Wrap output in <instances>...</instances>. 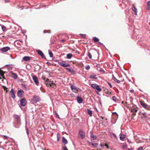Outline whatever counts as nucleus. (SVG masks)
Returning a JSON list of instances; mask_svg holds the SVG:
<instances>
[{
  "mask_svg": "<svg viewBox=\"0 0 150 150\" xmlns=\"http://www.w3.org/2000/svg\"><path fill=\"white\" fill-rule=\"evenodd\" d=\"M33 79L35 84L37 86H38L39 83L38 78L36 76H33Z\"/></svg>",
  "mask_w": 150,
  "mask_h": 150,
  "instance_id": "10",
  "label": "nucleus"
},
{
  "mask_svg": "<svg viewBox=\"0 0 150 150\" xmlns=\"http://www.w3.org/2000/svg\"><path fill=\"white\" fill-rule=\"evenodd\" d=\"M26 129V132H27V134L28 135L29 134V131H28V128H27Z\"/></svg>",
  "mask_w": 150,
  "mask_h": 150,
  "instance_id": "45",
  "label": "nucleus"
},
{
  "mask_svg": "<svg viewBox=\"0 0 150 150\" xmlns=\"http://www.w3.org/2000/svg\"><path fill=\"white\" fill-rule=\"evenodd\" d=\"M49 54L50 57H53V54L52 52L49 51Z\"/></svg>",
  "mask_w": 150,
  "mask_h": 150,
  "instance_id": "29",
  "label": "nucleus"
},
{
  "mask_svg": "<svg viewBox=\"0 0 150 150\" xmlns=\"http://www.w3.org/2000/svg\"><path fill=\"white\" fill-rule=\"evenodd\" d=\"M91 86L94 89H95L96 92L97 94L98 95V93L97 92V91L100 92L102 91V89L100 87L99 85H97L96 84L93 83L91 85Z\"/></svg>",
  "mask_w": 150,
  "mask_h": 150,
  "instance_id": "2",
  "label": "nucleus"
},
{
  "mask_svg": "<svg viewBox=\"0 0 150 150\" xmlns=\"http://www.w3.org/2000/svg\"><path fill=\"white\" fill-rule=\"evenodd\" d=\"M13 78L14 79H16L17 77V75L15 73H13Z\"/></svg>",
  "mask_w": 150,
  "mask_h": 150,
  "instance_id": "30",
  "label": "nucleus"
},
{
  "mask_svg": "<svg viewBox=\"0 0 150 150\" xmlns=\"http://www.w3.org/2000/svg\"><path fill=\"white\" fill-rule=\"evenodd\" d=\"M145 114V113H143V115H144Z\"/></svg>",
  "mask_w": 150,
  "mask_h": 150,
  "instance_id": "59",
  "label": "nucleus"
},
{
  "mask_svg": "<svg viewBox=\"0 0 150 150\" xmlns=\"http://www.w3.org/2000/svg\"><path fill=\"white\" fill-rule=\"evenodd\" d=\"M93 40V41L95 42H98L99 40L98 38H96V37H94Z\"/></svg>",
  "mask_w": 150,
  "mask_h": 150,
  "instance_id": "26",
  "label": "nucleus"
},
{
  "mask_svg": "<svg viewBox=\"0 0 150 150\" xmlns=\"http://www.w3.org/2000/svg\"><path fill=\"white\" fill-rule=\"evenodd\" d=\"M63 150H68L66 146H65L63 148Z\"/></svg>",
  "mask_w": 150,
  "mask_h": 150,
  "instance_id": "43",
  "label": "nucleus"
},
{
  "mask_svg": "<svg viewBox=\"0 0 150 150\" xmlns=\"http://www.w3.org/2000/svg\"><path fill=\"white\" fill-rule=\"evenodd\" d=\"M24 94L23 91L21 89L18 90L17 92L18 96L20 97H22L23 95Z\"/></svg>",
  "mask_w": 150,
  "mask_h": 150,
  "instance_id": "8",
  "label": "nucleus"
},
{
  "mask_svg": "<svg viewBox=\"0 0 150 150\" xmlns=\"http://www.w3.org/2000/svg\"><path fill=\"white\" fill-rule=\"evenodd\" d=\"M87 142L91 144L92 146H94L95 147H97L98 145V144L96 143H93L92 142L89 141H88Z\"/></svg>",
  "mask_w": 150,
  "mask_h": 150,
  "instance_id": "22",
  "label": "nucleus"
},
{
  "mask_svg": "<svg viewBox=\"0 0 150 150\" xmlns=\"http://www.w3.org/2000/svg\"><path fill=\"white\" fill-rule=\"evenodd\" d=\"M4 73H1L0 71V79H1L2 78H4Z\"/></svg>",
  "mask_w": 150,
  "mask_h": 150,
  "instance_id": "27",
  "label": "nucleus"
},
{
  "mask_svg": "<svg viewBox=\"0 0 150 150\" xmlns=\"http://www.w3.org/2000/svg\"><path fill=\"white\" fill-rule=\"evenodd\" d=\"M116 79H117L115 76H113V79L114 80V81H115V80Z\"/></svg>",
  "mask_w": 150,
  "mask_h": 150,
  "instance_id": "48",
  "label": "nucleus"
},
{
  "mask_svg": "<svg viewBox=\"0 0 150 150\" xmlns=\"http://www.w3.org/2000/svg\"><path fill=\"white\" fill-rule=\"evenodd\" d=\"M62 142L65 145L68 143V142L67 140L64 137L62 138Z\"/></svg>",
  "mask_w": 150,
  "mask_h": 150,
  "instance_id": "18",
  "label": "nucleus"
},
{
  "mask_svg": "<svg viewBox=\"0 0 150 150\" xmlns=\"http://www.w3.org/2000/svg\"><path fill=\"white\" fill-rule=\"evenodd\" d=\"M133 91V90H131V92H132V91Z\"/></svg>",
  "mask_w": 150,
  "mask_h": 150,
  "instance_id": "60",
  "label": "nucleus"
},
{
  "mask_svg": "<svg viewBox=\"0 0 150 150\" xmlns=\"http://www.w3.org/2000/svg\"><path fill=\"white\" fill-rule=\"evenodd\" d=\"M112 99L113 100H114L115 102H116V101L117 100V98L115 96H113L112 97Z\"/></svg>",
  "mask_w": 150,
  "mask_h": 150,
  "instance_id": "36",
  "label": "nucleus"
},
{
  "mask_svg": "<svg viewBox=\"0 0 150 150\" xmlns=\"http://www.w3.org/2000/svg\"><path fill=\"white\" fill-rule=\"evenodd\" d=\"M58 63L60 65L63 67H70V65L68 63H66L65 61H59L58 62Z\"/></svg>",
  "mask_w": 150,
  "mask_h": 150,
  "instance_id": "4",
  "label": "nucleus"
},
{
  "mask_svg": "<svg viewBox=\"0 0 150 150\" xmlns=\"http://www.w3.org/2000/svg\"><path fill=\"white\" fill-rule=\"evenodd\" d=\"M77 102L79 103H81L82 102L83 100L82 98L79 96H78L77 98Z\"/></svg>",
  "mask_w": 150,
  "mask_h": 150,
  "instance_id": "17",
  "label": "nucleus"
},
{
  "mask_svg": "<svg viewBox=\"0 0 150 150\" xmlns=\"http://www.w3.org/2000/svg\"><path fill=\"white\" fill-rule=\"evenodd\" d=\"M9 1V0H5V1H4V2L5 3H8V2Z\"/></svg>",
  "mask_w": 150,
  "mask_h": 150,
  "instance_id": "50",
  "label": "nucleus"
},
{
  "mask_svg": "<svg viewBox=\"0 0 150 150\" xmlns=\"http://www.w3.org/2000/svg\"><path fill=\"white\" fill-rule=\"evenodd\" d=\"M132 10L135 12L134 14L136 15H137V8L134 6H133L132 8Z\"/></svg>",
  "mask_w": 150,
  "mask_h": 150,
  "instance_id": "21",
  "label": "nucleus"
},
{
  "mask_svg": "<svg viewBox=\"0 0 150 150\" xmlns=\"http://www.w3.org/2000/svg\"><path fill=\"white\" fill-rule=\"evenodd\" d=\"M66 69L69 72H71V69L69 68H66Z\"/></svg>",
  "mask_w": 150,
  "mask_h": 150,
  "instance_id": "39",
  "label": "nucleus"
},
{
  "mask_svg": "<svg viewBox=\"0 0 150 150\" xmlns=\"http://www.w3.org/2000/svg\"><path fill=\"white\" fill-rule=\"evenodd\" d=\"M72 57V55L71 54H68L67 55V57L69 59H70Z\"/></svg>",
  "mask_w": 150,
  "mask_h": 150,
  "instance_id": "25",
  "label": "nucleus"
},
{
  "mask_svg": "<svg viewBox=\"0 0 150 150\" xmlns=\"http://www.w3.org/2000/svg\"><path fill=\"white\" fill-rule=\"evenodd\" d=\"M23 60L25 61H28L30 60V57L28 56H25L23 58Z\"/></svg>",
  "mask_w": 150,
  "mask_h": 150,
  "instance_id": "15",
  "label": "nucleus"
},
{
  "mask_svg": "<svg viewBox=\"0 0 150 150\" xmlns=\"http://www.w3.org/2000/svg\"><path fill=\"white\" fill-rule=\"evenodd\" d=\"M45 30H44V33H46V32H45Z\"/></svg>",
  "mask_w": 150,
  "mask_h": 150,
  "instance_id": "57",
  "label": "nucleus"
},
{
  "mask_svg": "<svg viewBox=\"0 0 150 150\" xmlns=\"http://www.w3.org/2000/svg\"><path fill=\"white\" fill-rule=\"evenodd\" d=\"M10 48L8 47H3L1 49V50L3 52H6L9 50H10Z\"/></svg>",
  "mask_w": 150,
  "mask_h": 150,
  "instance_id": "13",
  "label": "nucleus"
},
{
  "mask_svg": "<svg viewBox=\"0 0 150 150\" xmlns=\"http://www.w3.org/2000/svg\"><path fill=\"white\" fill-rule=\"evenodd\" d=\"M79 135L82 139H83L85 137V133L81 129L79 131Z\"/></svg>",
  "mask_w": 150,
  "mask_h": 150,
  "instance_id": "7",
  "label": "nucleus"
},
{
  "mask_svg": "<svg viewBox=\"0 0 150 150\" xmlns=\"http://www.w3.org/2000/svg\"><path fill=\"white\" fill-rule=\"evenodd\" d=\"M36 52L38 53V54L40 55L42 58H45V57L44 55V54L40 50H36Z\"/></svg>",
  "mask_w": 150,
  "mask_h": 150,
  "instance_id": "11",
  "label": "nucleus"
},
{
  "mask_svg": "<svg viewBox=\"0 0 150 150\" xmlns=\"http://www.w3.org/2000/svg\"><path fill=\"white\" fill-rule=\"evenodd\" d=\"M90 67L88 65H86V66L85 69L86 70H88L90 69Z\"/></svg>",
  "mask_w": 150,
  "mask_h": 150,
  "instance_id": "35",
  "label": "nucleus"
},
{
  "mask_svg": "<svg viewBox=\"0 0 150 150\" xmlns=\"http://www.w3.org/2000/svg\"><path fill=\"white\" fill-rule=\"evenodd\" d=\"M112 135L116 139H117V137L116 135V134H115L114 133H113L112 134Z\"/></svg>",
  "mask_w": 150,
  "mask_h": 150,
  "instance_id": "44",
  "label": "nucleus"
},
{
  "mask_svg": "<svg viewBox=\"0 0 150 150\" xmlns=\"http://www.w3.org/2000/svg\"><path fill=\"white\" fill-rule=\"evenodd\" d=\"M149 141H150V138L149 139Z\"/></svg>",
  "mask_w": 150,
  "mask_h": 150,
  "instance_id": "62",
  "label": "nucleus"
},
{
  "mask_svg": "<svg viewBox=\"0 0 150 150\" xmlns=\"http://www.w3.org/2000/svg\"><path fill=\"white\" fill-rule=\"evenodd\" d=\"M11 96V97L13 98H15V96L14 93V90L13 89H12L10 91Z\"/></svg>",
  "mask_w": 150,
  "mask_h": 150,
  "instance_id": "14",
  "label": "nucleus"
},
{
  "mask_svg": "<svg viewBox=\"0 0 150 150\" xmlns=\"http://www.w3.org/2000/svg\"><path fill=\"white\" fill-rule=\"evenodd\" d=\"M43 78L45 81V84L47 86L55 88L56 85L54 83L53 81H49L48 79H45V77Z\"/></svg>",
  "mask_w": 150,
  "mask_h": 150,
  "instance_id": "1",
  "label": "nucleus"
},
{
  "mask_svg": "<svg viewBox=\"0 0 150 150\" xmlns=\"http://www.w3.org/2000/svg\"><path fill=\"white\" fill-rule=\"evenodd\" d=\"M20 103L22 106H25L26 104L27 101L25 98H23L20 100Z\"/></svg>",
  "mask_w": 150,
  "mask_h": 150,
  "instance_id": "6",
  "label": "nucleus"
},
{
  "mask_svg": "<svg viewBox=\"0 0 150 150\" xmlns=\"http://www.w3.org/2000/svg\"><path fill=\"white\" fill-rule=\"evenodd\" d=\"M122 147L123 149H125L127 147L126 145H123L122 146Z\"/></svg>",
  "mask_w": 150,
  "mask_h": 150,
  "instance_id": "46",
  "label": "nucleus"
},
{
  "mask_svg": "<svg viewBox=\"0 0 150 150\" xmlns=\"http://www.w3.org/2000/svg\"><path fill=\"white\" fill-rule=\"evenodd\" d=\"M140 103L144 108L147 109L149 108V106L145 103L142 100L140 101Z\"/></svg>",
  "mask_w": 150,
  "mask_h": 150,
  "instance_id": "9",
  "label": "nucleus"
},
{
  "mask_svg": "<svg viewBox=\"0 0 150 150\" xmlns=\"http://www.w3.org/2000/svg\"><path fill=\"white\" fill-rule=\"evenodd\" d=\"M88 56L89 57V58L90 59L92 58V55L91 53L89 52H88Z\"/></svg>",
  "mask_w": 150,
  "mask_h": 150,
  "instance_id": "31",
  "label": "nucleus"
},
{
  "mask_svg": "<svg viewBox=\"0 0 150 150\" xmlns=\"http://www.w3.org/2000/svg\"><path fill=\"white\" fill-rule=\"evenodd\" d=\"M99 71L100 72H102L103 73H104L105 72V71L104 70H103V69L102 68H100V69L99 70Z\"/></svg>",
  "mask_w": 150,
  "mask_h": 150,
  "instance_id": "32",
  "label": "nucleus"
},
{
  "mask_svg": "<svg viewBox=\"0 0 150 150\" xmlns=\"http://www.w3.org/2000/svg\"><path fill=\"white\" fill-rule=\"evenodd\" d=\"M100 146H101V147H103V146H105V145H103V144H102L101 143V144H100Z\"/></svg>",
  "mask_w": 150,
  "mask_h": 150,
  "instance_id": "51",
  "label": "nucleus"
},
{
  "mask_svg": "<svg viewBox=\"0 0 150 150\" xmlns=\"http://www.w3.org/2000/svg\"><path fill=\"white\" fill-rule=\"evenodd\" d=\"M99 64H98V65H96V66H97V67H98V66H99Z\"/></svg>",
  "mask_w": 150,
  "mask_h": 150,
  "instance_id": "58",
  "label": "nucleus"
},
{
  "mask_svg": "<svg viewBox=\"0 0 150 150\" xmlns=\"http://www.w3.org/2000/svg\"><path fill=\"white\" fill-rule=\"evenodd\" d=\"M115 81L117 83H120V81L118 80L117 79L115 80Z\"/></svg>",
  "mask_w": 150,
  "mask_h": 150,
  "instance_id": "42",
  "label": "nucleus"
},
{
  "mask_svg": "<svg viewBox=\"0 0 150 150\" xmlns=\"http://www.w3.org/2000/svg\"><path fill=\"white\" fill-rule=\"evenodd\" d=\"M3 88L4 89V90L6 91V92L7 93L8 92V90H7L8 88H7L6 87L4 86H3Z\"/></svg>",
  "mask_w": 150,
  "mask_h": 150,
  "instance_id": "33",
  "label": "nucleus"
},
{
  "mask_svg": "<svg viewBox=\"0 0 150 150\" xmlns=\"http://www.w3.org/2000/svg\"><path fill=\"white\" fill-rule=\"evenodd\" d=\"M40 100V98L38 96H34L32 100L31 101V103L33 104H34L38 102Z\"/></svg>",
  "mask_w": 150,
  "mask_h": 150,
  "instance_id": "3",
  "label": "nucleus"
},
{
  "mask_svg": "<svg viewBox=\"0 0 150 150\" xmlns=\"http://www.w3.org/2000/svg\"><path fill=\"white\" fill-rule=\"evenodd\" d=\"M147 6L148 8H150V1H148L147 2Z\"/></svg>",
  "mask_w": 150,
  "mask_h": 150,
  "instance_id": "38",
  "label": "nucleus"
},
{
  "mask_svg": "<svg viewBox=\"0 0 150 150\" xmlns=\"http://www.w3.org/2000/svg\"><path fill=\"white\" fill-rule=\"evenodd\" d=\"M71 89L72 91L75 93H76L78 90L77 88L75 87V86L71 85L70 86Z\"/></svg>",
  "mask_w": 150,
  "mask_h": 150,
  "instance_id": "12",
  "label": "nucleus"
},
{
  "mask_svg": "<svg viewBox=\"0 0 150 150\" xmlns=\"http://www.w3.org/2000/svg\"><path fill=\"white\" fill-rule=\"evenodd\" d=\"M65 41V40H61V42H64Z\"/></svg>",
  "mask_w": 150,
  "mask_h": 150,
  "instance_id": "53",
  "label": "nucleus"
},
{
  "mask_svg": "<svg viewBox=\"0 0 150 150\" xmlns=\"http://www.w3.org/2000/svg\"><path fill=\"white\" fill-rule=\"evenodd\" d=\"M55 115H56V117L58 118H59V115H58V114L56 112H55Z\"/></svg>",
  "mask_w": 150,
  "mask_h": 150,
  "instance_id": "40",
  "label": "nucleus"
},
{
  "mask_svg": "<svg viewBox=\"0 0 150 150\" xmlns=\"http://www.w3.org/2000/svg\"><path fill=\"white\" fill-rule=\"evenodd\" d=\"M6 27L4 26H1V29L3 31H4L6 29Z\"/></svg>",
  "mask_w": 150,
  "mask_h": 150,
  "instance_id": "34",
  "label": "nucleus"
},
{
  "mask_svg": "<svg viewBox=\"0 0 150 150\" xmlns=\"http://www.w3.org/2000/svg\"><path fill=\"white\" fill-rule=\"evenodd\" d=\"M87 111L88 114L90 115V116H91L92 115V111L88 109L87 110Z\"/></svg>",
  "mask_w": 150,
  "mask_h": 150,
  "instance_id": "23",
  "label": "nucleus"
},
{
  "mask_svg": "<svg viewBox=\"0 0 150 150\" xmlns=\"http://www.w3.org/2000/svg\"><path fill=\"white\" fill-rule=\"evenodd\" d=\"M90 133L91 134V138H93L94 139H97V137L94 135L92 133V131L90 132Z\"/></svg>",
  "mask_w": 150,
  "mask_h": 150,
  "instance_id": "19",
  "label": "nucleus"
},
{
  "mask_svg": "<svg viewBox=\"0 0 150 150\" xmlns=\"http://www.w3.org/2000/svg\"><path fill=\"white\" fill-rule=\"evenodd\" d=\"M137 110L136 108H133L131 110V112H133V113H134L133 114L134 115L135 114L134 113H135L137 112Z\"/></svg>",
  "mask_w": 150,
  "mask_h": 150,
  "instance_id": "24",
  "label": "nucleus"
},
{
  "mask_svg": "<svg viewBox=\"0 0 150 150\" xmlns=\"http://www.w3.org/2000/svg\"><path fill=\"white\" fill-rule=\"evenodd\" d=\"M57 138L58 141H59L60 138V135L58 133L57 134Z\"/></svg>",
  "mask_w": 150,
  "mask_h": 150,
  "instance_id": "28",
  "label": "nucleus"
},
{
  "mask_svg": "<svg viewBox=\"0 0 150 150\" xmlns=\"http://www.w3.org/2000/svg\"><path fill=\"white\" fill-rule=\"evenodd\" d=\"M137 150H143V147L142 146L140 147Z\"/></svg>",
  "mask_w": 150,
  "mask_h": 150,
  "instance_id": "41",
  "label": "nucleus"
},
{
  "mask_svg": "<svg viewBox=\"0 0 150 150\" xmlns=\"http://www.w3.org/2000/svg\"><path fill=\"white\" fill-rule=\"evenodd\" d=\"M90 78L91 79H97L98 78L96 76V75L95 74H92L90 76Z\"/></svg>",
  "mask_w": 150,
  "mask_h": 150,
  "instance_id": "20",
  "label": "nucleus"
},
{
  "mask_svg": "<svg viewBox=\"0 0 150 150\" xmlns=\"http://www.w3.org/2000/svg\"><path fill=\"white\" fill-rule=\"evenodd\" d=\"M108 84L109 86L110 87V88H112V85L110 83H108Z\"/></svg>",
  "mask_w": 150,
  "mask_h": 150,
  "instance_id": "47",
  "label": "nucleus"
},
{
  "mask_svg": "<svg viewBox=\"0 0 150 150\" xmlns=\"http://www.w3.org/2000/svg\"><path fill=\"white\" fill-rule=\"evenodd\" d=\"M4 137L5 139H8V137L6 135H4Z\"/></svg>",
  "mask_w": 150,
  "mask_h": 150,
  "instance_id": "49",
  "label": "nucleus"
},
{
  "mask_svg": "<svg viewBox=\"0 0 150 150\" xmlns=\"http://www.w3.org/2000/svg\"><path fill=\"white\" fill-rule=\"evenodd\" d=\"M96 110H97V111H98L97 109H96Z\"/></svg>",
  "mask_w": 150,
  "mask_h": 150,
  "instance_id": "61",
  "label": "nucleus"
},
{
  "mask_svg": "<svg viewBox=\"0 0 150 150\" xmlns=\"http://www.w3.org/2000/svg\"><path fill=\"white\" fill-rule=\"evenodd\" d=\"M125 135L123 134H120V139L121 140H123L125 138Z\"/></svg>",
  "mask_w": 150,
  "mask_h": 150,
  "instance_id": "16",
  "label": "nucleus"
},
{
  "mask_svg": "<svg viewBox=\"0 0 150 150\" xmlns=\"http://www.w3.org/2000/svg\"><path fill=\"white\" fill-rule=\"evenodd\" d=\"M101 119H104V117H101Z\"/></svg>",
  "mask_w": 150,
  "mask_h": 150,
  "instance_id": "56",
  "label": "nucleus"
},
{
  "mask_svg": "<svg viewBox=\"0 0 150 150\" xmlns=\"http://www.w3.org/2000/svg\"><path fill=\"white\" fill-rule=\"evenodd\" d=\"M80 35L84 38H86V34H80Z\"/></svg>",
  "mask_w": 150,
  "mask_h": 150,
  "instance_id": "37",
  "label": "nucleus"
},
{
  "mask_svg": "<svg viewBox=\"0 0 150 150\" xmlns=\"http://www.w3.org/2000/svg\"><path fill=\"white\" fill-rule=\"evenodd\" d=\"M13 116L16 119L17 123L18 124H21V118L20 116L16 114L14 115Z\"/></svg>",
  "mask_w": 150,
  "mask_h": 150,
  "instance_id": "5",
  "label": "nucleus"
},
{
  "mask_svg": "<svg viewBox=\"0 0 150 150\" xmlns=\"http://www.w3.org/2000/svg\"><path fill=\"white\" fill-rule=\"evenodd\" d=\"M128 150H133V149L132 148L131 149H128Z\"/></svg>",
  "mask_w": 150,
  "mask_h": 150,
  "instance_id": "54",
  "label": "nucleus"
},
{
  "mask_svg": "<svg viewBox=\"0 0 150 150\" xmlns=\"http://www.w3.org/2000/svg\"><path fill=\"white\" fill-rule=\"evenodd\" d=\"M105 146H106V147H107V148L108 149V145L107 144H105Z\"/></svg>",
  "mask_w": 150,
  "mask_h": 150,
  "instance_id": "52",
  "label": "nucleus"
},
{
  "mask_svg": "<svg viewBox=\"0 0 150 150\" xmlns=\"http://www.w3.org/2000/svg\"><path fill=\"white\" fill-rule=\"evenodd\" d=\"M144 117L145 118H146V115H144Z\"/></svg>",
  "mask_w": 150,
  "mask_h": 150,
  "instance_id": "55",
  "label": "nucleus"
}]
</instances>
